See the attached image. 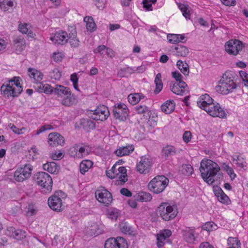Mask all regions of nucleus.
Instances as JSON below:
<instances>
[{
    "label": "nucleus",
    "mask_w": 248,
    "mask_h": 248,
    "mask_svg": "<svg viewBox=\"0 0 248 248\" xmlns=\"http://www.w3.org/2000/svg\"><path fill=\"white\" fill-rule=\"evenodd\" d=\"M175 108V103L173 100H167L161 107L162 111L166 114H170L173 112Z\"/></svg>",
    "instance_id": "32"
},
{
    "label": "nucleus",
    "mask_w": 248,
    "mask_h": 248,
    "mask_svg": "<svg viewBox=\"0 0 248 248\" xmlns=\"http://www.w3.org/2000/svg\"><path fill=\"white\" fill-rule=\"evenodd\" d=\"M48 144L52 146H62L64 143L63 137L58 133L52 132L48 137Z\"/></svg>",
    "instance_id": "17"
},
{
    "label": "nucleus",
    "mask_w": 248,
    "mask_h": 248,
    "mask_svg": "<svg viewBox=\"0 0 248 248\" xmlns=\"http://www.w3.org/2000/svg\"><path fill=\"white\" fill-rule=\"evenodd\" d=\"M172 77L175 78L177 82L180 81L183 78V76L177 71L171 73Z\"/></svg>",
    "instance_id": "61"
},
{
    "label": "nucleus",
    "mask_w": 248,
    "mask_h": 248,
    "mask_svg": "<svg viewBox=\"0 0 248 248\" xmlns=\"http://www.w3.org/2000/svg\"><path fill=\"white\" fill-rule=\"evenodd\" d=\"M243 44L242 41L237 40H230L225 45V50L230 55H236L242 49Z\"/></svg>",
    "instance_id": "14"
},
{
    "label": "nucleus",
    "mask_w": 248,
    "mask_h": 248,
    "mask_svg": "<svg viewBox=\"0 0 248 248\" xmlns=\"http://www.w3.org/2000/svg\"><path fill=\"white\" fill-rule=\"evenodd\" d=\"M114 117L119 121H125L128 116V109L127 106L123 103L115 104L113 108Z\"/></svg>",
    "instance_id": "9"
},
{
    "label": "nucleus",
    "mask_w": 248,
    "mask_h": 248,
    "mask_svg": "<svg viewBox=\"0 0 248 248\" xmlns=\"http://www.w3.org/2000/svg\"><path fill=\"white\" fill-rule=\"evenodd\" d=\"M177 150L176 148L172 145H167L163 147L162 150V153L166 159L171 158L172 156L176 155Z\"/></svg>",
    "instance_id": "30"
},
{
    "label": "nucleus",
    "mask_w": 248,
    "mask_h": 248,
    "mask_svg": "<svg viewBox=\"0 0 248 248\" xmlns=\"http://www.w3.org/2000/svg\"><path fill=\"white\" fill-rule=\"evenodd\" d=\"M236 164L237 166L240 168L246 170L247 169V163L246 161L243 158H237L236 160Z\"/></svg>",
    "instance_id": "53"
},
{
    "label": "nucleus",
    "mask_w": 248,
    "mask_h": 248,
    "mask_svg": "<svg viewBox=\"0 0 248 248\" xmlns=\"http://www.w3.org/2000/svg\"><path fill=\"white\" fill-rule=\"evenodd\" d=\"M120 193L123 195H124L127 197H132L131 192L126 188H122L120 190Z\"/></svg>",
    "instance_id": "64"
},
{
    "label": "nucleus",
    "mask_w": 248,
    "mask_h": 248,
    "mask_svg": "<svg viewBox=\"0 0 248 248\" xmlns=\"http://www.w3.org/2000/svg\"><path fill=\"white\" fill-rule=\"evenodd\" d=\"M169 182V179L164 175H157L149 183L148 188L150 191L159 194L165 189Z\"/></svg>",
    "instance_id": "4"
},
{
    "label": "nucleus",
    "mask_w": 248,
    "mask_h": 248,
    "mask_svg": "<svg viewBox=\"0 0 248 248\" xmlns=\"http://www.w3.org/2000/svg\"><path fill=\"white\" fill-rule=\"evenodd\" d=\"M6 5L10 7H13L14 6V0H3L2 2H0V7L4 11L8 9L5 7Z\"/></svg>",
    "instance_id": "50"
},
{
    "label": "nucleus",
    "mask_w": 248,
    "mask_h": 248,
    "mask_svg": "<svg viewBox=\"0 0 248 248\" xmlns=\"http://www.w3.org/2000/svg\"><path fill=\"white\" fill-rule=\"evenodd\" d=\"M79 146V145L78 144H76L70 148L69 150V153L71 156H72L74 158L81 157L82 155H81L79 153H78Z\"/></svg>",
    "instance_id": "46"
},
{
    "label": "nucleus",
    "mask_w": 248,
    "mask_h": 248,
    "mask_svg": "<svg viewBox=\"0 0 248 248\" xmlns=\"http://www.w3.org/2000/svg\"><path fill=\"white\" fill-rule=\"evenodd\" d=\"M69 40V43L71 46L73 47H78L79 46L80 41L76 37L75 38H71Z\"/></svg>",
    "instance_id": "58"
},
{
    "label": "nucleus",
    "mask_w": 248,
    "mask_h": 248,
    "mask_svg": "<svg viewBox=\"0 0 248 248\" xmlns=\"http://www.w3.org/2000/svg\"><path fill=\"white\" fill-rule=\"evenodd\" d=\"M43 168L44 170L52 174H57L60 169V166L53 161L44 164Z\"/></svg>",
    "instance_id": "31"
},
{
    "label": "nucleus",
    "mask_w": 248,
    "mask_h": 248,
    "mask_svg": "<svg viewBox=\"0 0 248 248\" xmlns=\"http://www.w3.org/2000/svg\"><path fill=\"white\" fill-rule=\"evenodd\" d=\"M120 228L121 231L126 234L130 235L135 234L132 229V227L126 222L122 223L120 224Z\"/></svg>",
    "instance_id": "42"
},
{
    "label": "nucleus",
    "mask_w": 248,
    "mask_h": 248,
    "mask_svg": "<svg viewBox=\"0 0 248 248\" xmlns=\"http://www.w3.org/2000/svg\"><path fill=\"white\" fill-rule=\"evenodd\" d=\"M18 30L22 33L26 34L28 31L27 24H20L18 26Z\"/></svg>",
    "instance_id": "63"
},
{
    "label": "nucleus",
    "mask_w": 248,
    "mask_h": 248,
    "mask_svg": "<svg viewBox=\"0 0 248 248\" xmlns=\"http://www.w3.org/2000/svg\"><path fill=\"white\" fill-rule=\"evenodd\" d=\"M133 71H134L133 68L127 66L119 70L117 76L120 78H123L126 77L128 74H131Z\"/></svg>",
    "instance_id": "43"
},
{
    "label": "nucleus",
    "mask_w": 248,
    "mask_h": 248,
    "mask_svg": "<svg viewBox=\"0 0 248 248\" xmlns=\"http://www.w3.org/2000/svg\"><path fill=\"white\" fill-rule=\"evenodd\" d=\"M14 48L16 54H20L26 47V42L24 37L19 36L14 40Z\"/></svg>",
    "instance_id": "20"
},
{
    "label": "nucleus",
    "mask_w": 248,
    "mask_h": 248,
    "mask_svg": "<svg viewBox=\"0 0 248 248\" xmlns=\"http://www.w3.org/2000/svg\"><path fill=\"white\" fill-rule=\"evenodd\" d=\"M116 164H114L111 169L106 170V175L111 179H113L118 176V179L116 181V184L122 185L127 181V170L124 166L120 167L117 170Z\"/></svg>",
    "instance_id": "5"
},
{
    "label": "nucleus",
    "mask_w": 248,
    "mask_h": 248,
    "mask_svg": "<svg viewBox=\"0 0 248 248\" xmlns=\"http://www.w3.org/2000/svg\"><path fill=\"white\" fill-rule=\"evenodd\" d=\"M95 195L97 200L106 206L109 205L112 201L111 193L104 187H101L97 189Z\"/></svg>",
    "instance_id": "13"
},
{
    "label": "nucleus",
    "mask_w": 248,
    "mask_h": 248,
    "mask_svg": "<svg viewBox=\"0 0 248 248\" xmlns=\"http://www.w3.org/2000/svg\"><path fill=\"white\" fill-rule=\"evenodd\" d=\"M214 193L219 202L225 204H229L230 203L231 201L229 197L224 193L220 187H217L215 188Z\"/></svg>",
    "instance_id": "23"
},
{
    "label": "nucleus",
    "mask_w": 248,
    "mask_h": 248,
    "mask_svg": "<svg viewBox=\"0 0 248 248\" xmlns=\"http://www.w3.org/2000/svg\"><path fill=\"white\" fill-rule=\"evenodd\" d=\"M225 170L227 174L230 176L231 180H232L235 178L236 174L234 173V171L231 167L228 165H226L225 167Z\"/></svg>",
    "instance_id": "56"
},
{
    "label": "nucleus",
    "mask_w": 248,
    "mask_h": 248,
    "mask_svg": "<svg viewBox=\"0 0 248 248\" xmlns=\"http://www.w3.org/2000/svg\"><path fill=\"white\" fill-rule=\"evenodd\" d=\"M176 55L178 56L186 57L189 53L188 48L184 46L178 45L174 48Z\"/></svg>",
    "instance_id": "41"
},
{
    "label": "nucleus",
    "mask_w": 248,
    "mask_h": 248,
    "mask_svg": "<svg viewBox=\"0 0 248 248\" xmlns=\"http://www.w3.org/2000/svg\"><path fill=\"white\" fill-rule=\"evenodd\" d=\"M34 180L38 185L45 189V193L51 191L53 181L48 173L44 171L38 172L34 175Z\"/></svg>",
    "instance_id": "6"
},
{
    "label": "nucleus",
    "mask_w": 248,
    "mask_h": 248,
    "mask_svg": "<svg viewBox=\"0 0 248 248\" xmlns=\"http://www.w3.org/2000/svg\"><path fill=\"white\" fill-rule=\"evenodd\" d=\"M35 87L38 92L46 94L52 93L54 89V87H52L49 84L43 82H36Z\"/></svg>",
    "instance_id": "24"
},
{
    "label": "nucleus",
    "mask_w": 248,
    "mask_h": 248,
    "mask_svg": "<svg viewBox=\"0 0 248 248\" xmlns=\"http://www.w3.org/2000/svg\"><path fill=\"white\" fill-rule=\"evenodd\" d=\"M134 150V147L132 144H126L125 146H119L115 151V155L119 157L129 155Z\"/></svg>",
    "instance_id": "21"
},
{
    "label": "nucleus",
    "mask_w": 248,
    "mask_h": 248,
    "mask_svg": "<svg viewBox=\"0 0 248 248\" xmlns=\"http://www.w3.org/2000/svg\"><path fill=\"white\" fill-rule=\"evenodd\" d=\"M140 161L137 163V171L140 174H146L148 173L152 168L153 162L151 157L149 155H145L142 156Z\"/></svg>",
    "instance_id": "10"
},
{
    "label": "nucleus",
    "mask_w": 248,
    "mask_h": 248,
    "mask_svg": "<svg viewBox=\"0 0 248 248\" xmlns=\"http://www.w3.org/2000/svg\"><path fill=\"white\" fill-rule=\"evenodd\" d=\"M93 163L92 161L89 160L82 161L79 165V170L81 174H84L87 172L89 169L92 167Z\"/></svg>",
    "instance_id": "39"
},
{
    "label": "nucleus",
    "mask_w": 248,
    "mask_h": 248,
    "mask_svg": "<svg viewBox=\"0 0 248 248\" xmlns=\"http://www.w3.org/2000/svg\"><path fill=\"white\" fill-rule=\"evenodd\" d=\"M63 192L62 191L56 192L54 195L48 198V205L53 211L60 212L63 209L62 200L60 198V196H61Z\"/></svg>",
    "instance_id": "11"
},
{
    "label": "nucleus",
    "mask_w": 248,
    "mask_h": 248,
    "mask_svg": "<svg viewBox=\"0 0 248 248\" xmlns=\"http://www.w3.org/2000/svg\"><path fill=\"white\" fill-rule=\"evenodd\" d=\"M75 95L72 93L70 91L67 95H65L61 100V104L66 107H70L76 102Z\"/></svg>",
    "instance_id": "29"
},
{
    "label": "nucleus",
    "mask_w": 248,
    "mask_h": 248,
    "mask_svg": "<svg viewBox=\"0 0 248 248\" xmlns=\"http://www.w3.org/2000/svg\"><path fill=\"white\" fill-rule=\"evenodd\" d=\"M183 139L184 141L186 143H188L190 141L191 139V132L188 131H185L183 134Z\"/></svg>",
    "instance_id": "60"
},
{
    "label": "nucleus",
    "mask_w": 248,
    "mask_h": 248,
    "mask_svg": "<svg viewBox=\"0 0 248 248\" xmlns=\"http://www.w3.org/2000/svg\"><path fill=\"white\" fill-rule=\"evenodd\" d=\"M193 171V167L190 165L185 164L182 166L181 171L184 175L189 176L192 174Z\"/></svg>",
    "instance_id": "47"
},
{
    "label": "nucleus",
    "mask_w": 248,
    "mask_h": 248,
    "mask_svg": "<svg viewBox=\"0 0 248 248\" xmlns=\"http://www.w3.org/2000/svg\"><path fill=\"white\" fill-rule=\"evenodd\" d=\"M237 87L236 83L234 81L233 74L230 72H226L223 74L218 82V85L216 86L217 92L222 94H227L233 92Z\"/></svg>",
    "instance_id": "2"
},
{
    "label": "nucleus",
    "mask_w": 248,
    "mask_h": 248,
    "mask_svg": "<svg viewBox=\"0 0 248 248\" xmlns=\"http://www.w3.org/2000/svg\"><path fill=\"white\" fill-rule=\"evenodd\" d=\"M214 102V99L211 98L208 94H204L202 95L197 102V106L201 108L202 109L207 105Z\"/></svg>",
    "instance_id": "26"
},
{
    "label": "nucleus",
    "mask_w": 248,
    "mask_h": 248,
    "mask_svg": "<svg viewBox=\"0 0 248 248\" xmlns=\"http://www.w3.org/2000/svg\"><path fill=\"white\" fill-rule=\"evenodd\" d=\"M137 201L140 202H149L152 199V195L148 192L141 191L135 194Z\"/></svg>",
    "instance_id": "34"
},
{
    "label": "nucleus",
    "mask_w": 248,
    "mask_h": 248,
    "mask_svg": "<svg viewBox=\"0 0 248 248\" xmlns=\"http://www.w3.org/2000/svg\"><path fill=\"white\" fill-rule=\"evenodd\" d=\"M144 95L141 93H133L128 95V102L133 105L137 104L139 101L144 98Z\"/></svg>",
    "instance_id": "35"
},
{
    "label": "nucleus",
    "mask_w": 248,
    "mask_h": 248,
    "mask_svg": "<svg viewBox=\"0 0 248 248\" xmlns=\"http://www.w3.org/2000/svg\"><path fill=\"white\" fill-rule=\"evenodd\" d=\"M89 117L96 121H104L107 119L109 115V111L108 107L104 105L98 106L96 108L91 110L89 113Z\"/></svg>",
    "instance_id": "8"
},
{
    "label": "nucleus",
    "mask_w": 248,
    "mask_h": 248,
    "mask_svg": "<svg viewBox=\"0 0 248 248\" xmlns=\"http://www.w3.org/2000/svg\"><path fill=\"white\" fill-rule=\"evenodd\" d=\"M167 39L169 42L171 44H177L178 43V34H169L167 35Z\"/></svg>",
    "instance_id": "54"
},
{
    "label": "nucleus",
    "mask_w": 248,
    "mask_h": 248,
    "mask_svg": "<svg viewBox=\"0 0 248 248\" xmlns=\"http://www.w3.org/2000/svg\"><path fill=\"white\" fill-rule=\"evenodd\" d=\"M119 213L117 209H112L108 211V217L111 220H116L119 216Z\"/></svg>",
    "instance_id": "51"
},
{
    "label": "nucleus",
    "mask_w": 248,
    "mask_h": 248,
    "mask_svg": "<svg viewBox=\"0 0 248 248\" xmlns=\"http://www.w3.org/2000/svg\"><path fill=\"white\" fill-rule=\"evenodd\" d=\"M50 40L56 45H64L68 41V33L63 31L56 32L50 37Z\"/></svg>",
    "instance_id": "16"
},
{
    "label": "nucleus",
    "mask_w": 248,
    "mask_h": 248,
    "mask_svg": "<svg viewBox=\"0 0 248 248\" xmlns=\"http://www.w3.org/2000/svg\"><path fill=\"white\" fill-rule=\"evenodd\" d=\"M87 233L91 236H96L101 233V230L97 225H93L88 229Z\"/></svg>",
    "instance_id": "45"
},
{
    "label": "nucleus",
    "mask_w": 248,
    "mask_h": 248,
    "mask_svg": "<svg viewBox=\"0 0 248 248\" xmlns=\"http://www.w3.org/2000/svg\"><path fill=\"white\" fill-rule=\"evenodd\" d=\"M176 64L179 69L185 76H188L189 73V65L187 63L184 62L181 60H178Z\"/></svg>",
    "instance_id": "40"
},
{
    "label": "nucleus",
    "mask_w": 248,
    "mask_h": 248,
    "mask_svg": "<svg viewBox=\"0 0 248 248\" xmlns=\"http://www.w3.org/2000/svg\"><path fill=\"white\" fill-rule=\"evenodd\" d=\"M28 72L29 73V76L31 78H33L37 82H40L43 77V74L39 71H38L35 69L29 68L28 69Z\"/></svg>",
    "instance_id": "36"
},
{
    "label": "nucleus",
    "mask_w": 248,
    "mask_h": 248,
    "mask_svg": "<svg viewBox=\"0 0 248 248\" xmlns=\"http://www.w3.org/2000/svg\"><path fill=\"white\" fill-rule=\"evenodd\" d=\"M70 91L68 87L57 84L54 87L53 93L58 97L62 98L65 95H67Z\"/></svg>",
    "instance_id": "28"
},
{
    "label": "nucleus",
    "mask_w": 248,
    "mask_h": 248,
    "mask_svg": "<svg viewBox=\"0 0 248 248\" xmlns=\"http://www.w3.org/2000/svg\"><path fill=\"white\" fill-rule=\"evenodd\" d=\"M174 208V206L163 202L158 207L157 213L164 220L168 221L173 219L177 214V211Z\"/></svg>",
    "instance_id": "7"
},
{
    "label": "nucleus",
    "mask_w": 248,
    "mask_h": 248,
    "mask_svg": "<svg viewBox=\"0 0 248 248\" xmlns=\"http://www.w3.org/2000/svg\"><path fill=\"white\" fill-rule=\"evenodd\" d=\"M20 78L14 77L9 80V84H3L0 88V91L7 97H17L23 91V87L20 85Z\"/></svg>",
    "instance_id": "3"
},
{
    "label": "nucleus",
    "mask_w": 248,
    "mask_h": 248,
    "mask_svg": "<svg viewBox=\"0 0 248 248\" xmlns=\"http://www.w3.org/2000/svg\"><path fill=\"white\" fill-rule=\"evenodd\" d=\"M84 21L86 22V27L88 31L93 32L96 30V24L92 16H85Z\"/></svg>",
    "instance_id": "37"
},
{
    "label": "nucleus",
    "mask_w": 248,
    "mask_h": 248,
    "mask_svg": "<svg viewBox=\"0 0 248 248\" xmlns=\"http://www.w3.org/2000/svg\"><path fill=\"white\" fill-rule=\"evenodd\" d=\"M106 50V46L104 45L99 46L96 49L93 51L94 53H99L101 56L105 55Z\"/></svg>",
    "instance_id": "55"
},
{
    "label": "nucleus",
    "mask_w": 248,
    "mask_h": 248,
    "mask_svg": "<svg viewBox=\"0 0 248 248\" xmlns=\"http://www.w3.org/2000/svg\"><path fill=\"white\" fill-rule=\"evenodd\" d=\"M154 82L155 84L154 93L157 94L161 92L163 88V83L161 80V75L160 73H158L156 75Z\"/></svg>",
    "instance_id": "38"
},
{
    "label": "nucleus",
    "mask_w": 248,
    "mask_h": 248,
    "mask_svg": "<svg viewBox=\"0 0 248 248\" xmlns=\"http://www.w3.org/2000/svg\"><path fill=\"white\" fill-rule=\"evenodd\" d=\"M5 234L17 240H21L26 236V232L21 230H16L13 226L7 227Z\"/></svg>",
    "instance_id": "19"
},
{
    "label": "nucleus",
    "mask_w": 248,
    "mask_h": 248,
    "mask_svg": "<svg viewBox=\"0 0 248 248\" xmlns=\"http://www.w3.org/2000/svg\"><path fill=\"white\" fill-rule=\"evenodd\" d=\"M32 166L26 164L23 167L18 168L14 173V178L18 182H23L29 178L31 174Z\"/></svg>",
    "instance_id": "12"
},
{
    "label": "nucleus",
    "mask_w": 248,
    "mask_h": 248,
    "mask_svg": "<svg viewBox=\"0 0 248 248\" xmlns=\"http://www.w3.org/2000/svg\"><path fill=\"white\" fill-rule=\"evenodd\" d=\"M138 114H143V119L145 121H149L151 116V111L148 107L145 105H138L135 108Z\"/></svg>",
    "instance_id": "25"
},
{
    "label": "nucleus",
    "mask_w": 248,
    "mask_h": 248,
    "mask_svg": "<svg viewBox=\"0 0 248 248\" xmlns=\"http://www.w3.org/2000/svg\"><path fill=\"white\" fill-rule=\"evenodd\" d=\"M220 170L219 166L211 160H202L201 162L200 170L201 176L208 184H212L215 182V177L218 179L222 177Z\"/></svg>",
    "instance_id": "1"
},
{
    "label": "nucleus",
    "mask_w": 248,
    "mask_h": 248,
    "mask_svg": "<svg viewBox=\"0 0 248 248\" xmlns=\"http://www.w3.org/2000/svg\"><path fill=\"white\" fill-rule=\"evenodd\" d=\"M228 244L230 246L241 248V243L236 237H229L228 239Z\"/></svg>",
    "instance_id": "48"
},
{
    "label": "nucleus",
    "mask_w": 248,
    "mask_h": 248,
    "mask_svg": "<svg viewBox=\"0 0 248 248\" xmlns=\"http://www.w3.org/2000/svg\"><path fill=\"white\" fill-rule=\"evenodd\" d=\"M137 200L135 197V195L130 199H129L127 201L128 204L133 208H136L137 206Z\"/></svg>",
    "instance_id": "57"
},
{
    "label": "nucleus",
    "mask_w": 248,
    "mask_h": 248,
    "mask_svg": "<svg viewBox=\"0 0 248 248\" xmlns=\"http://www.w3.org/2000/svg\"><path fill=\"white\" fill-rule=\"evenodd\" d=\"M143 8L147 11H152V4L150 3L148 0H143Z\"/></svg>",
    "instance_id": "62"
},
{
    "label": "nucleus",
    "mask_w": 248,
    "mask_h": 248,
    "mask_svg": "<svg viewBox=\"0 0 248 248\" xmlns=\"http://www.w3.org/2000/svg\"><path fill=\"white\" fill-rule=\"evenodd\" d=\"M52 128H53L52 126L51 125H49V124L42 126L39 128V129H38L37 131L36 134L39 135V134H40L43 132H45L46 130H49V129H51Z\"/></svg>",
    "instance_id": "59"
},
{
    "label": "nucleus",
    "mask_w": 248,
    "mask_h": 248,
    "mask_svg": "<svg viewBox=\"0 0 248 248\" xmlns=\"http://www.w3.org/2000/svg\"><path fill=\"white\" fill-rule=\"evenodd\" d=\"M216 225L213 222H208L204 224L202 229L204 230H206L207 231H212L216 229Z\"/></svg>",
    "instance_id": "52"
},
{
    "label": "nucleus",
    "mask_w": 248,
    "mask_h": 248,
    "mask_svg": "<svg viewBox=\"0 0 248 248\" xmlns=\"http://www.w3.org/2000/svg\"><path fill=\"white\" fill-rule=\"evenodd\" d=\"M75 127L82 128L87 132H89L95 128V123L90 119L83 118L79 121L78 123L75 124Z\"/></svg>",
    "instance_id": "18"
},
{
    "label": "nucleus",
    "mask_w": 248,
    "mask_h": 248,
    "mask_svg": "<svg viewBox=\"0 0 248 248\" xmlns=\"http://www.w3.org/2000/svg\"><path fill=\"white\" fill-rule=\"evenodd\" d=\"M209 115L214 117L220 118H225L227 116V113L224 108H221L218 103H216V107L214 108V110L209 111Z\"/></svg>",
    "instance_id": "27"
},
{
    "label": "nucleus",
    "mask_w": 248,
    "mask_h": 248,
    "mask_svg": "<svg viewBox=\"0 0 248 248\" xmlns=\"http://www.w3.org/2000/svg\"><path fill=\"white\" fill-rule=\"evenodd\" d=\"M172 232L170 230L165 229L157 235V247L161 248L164 245V241L171 235Z\"/></svg>",
    "instance_id": "22"
},
{
    "label": "nucleus",
    "mask_w": 248,
    "mask_h": 248,
    "mask_svg": "<svg viewBox=\"0 0 248 248\" xmlns=\"http://www.w3.org/2000/svg\"><path fill=\"white\" fill-rule=\"evenodd\" d=\"M194 232L195 231L193 229H190L189 228L183 230V236L184 240L189 243H194L195 240Z\"/></svg>",
    "instance_id": "33"
},
{
    "label": "nucleus",
    "mask_w": 248,
    "mask_h": 248,
    "mask_svg": "<svg viewBox=\"0 0 248 248\" xmlns=\"http://www.w3.org/2000/svg\"><path fill=\"white\" fill-rule=\"evenodd\" d=\"M37 212V209L36 206L33 204H29L27 207L26 215L27 216H32L35 215Z\"/></svg>",
    "instance_id": "49"
},
{
    "label": "nucleus",
    "mask_w": 248,
    "mask_h": 248,
    "mask_svg": "<svg viewBox=\"0 0 248 248\" xmlns=\"http://www.w3.org/2000/svg\"><path fill=\"white\" fill-rule=\"evenodd\" d=\"M178 85L176 83L171 82L170 87V90L173 93L177 95H183L185 93V91H182Z\"/></svg>",
    "instance_id": "44"
},
{
    "label": "nucleus",
    "mask_w": 248,
    "mask_h": 248,
    "mask_svg": "<svg viewBox=\"0 0 248 248\" xmlns=\"http://www.w3.org/2000/svg\"><path fill=\"white\" fill-rule=\"evenodd\" d=\"M104 248H128V244L126 240L122 237H111L106 241Z\"/></svg>",
    "instance_id": "15"
}]
</instances>
